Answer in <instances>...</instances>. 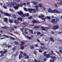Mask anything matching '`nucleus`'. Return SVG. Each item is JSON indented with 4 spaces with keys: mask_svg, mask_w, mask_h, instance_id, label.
<instances>
[{
    "mask_svg": "<svg viewBox=\"0 0 62 62\" xmlns=\"http://www.w3.org/2000/svg\"><path fill=\"white\" fill-rule=\"evenodd\" d=\"M14 43L15 44H16V45H18L19 44V43L18 42H17L16 41H15L14 42Z\"/></svg>",
    "mask_w": 62,
    "mask_h": 62,
    "instance_id": "obj_22",
    "label": "nucleus"
},
{
    "mask_svg": "<svg viewBox=\"0 0 62 62\" xmlns=\"http://www.w3.org/2000/svg\"><path fill=\"white\" fill-rule=\"evenodd\" d=\"M23 5H26V3H23Z\"/></svg>",
    "mask_w": 62,
    "mask_h": 62,
    "instance_id": "obj_64",
    "label": "nucleus"
},
{
    "mask_svg": "<svg viewBox=\"0 0 62 62\" xmlns=\"http://www.w3.org/2000/svg\"><path fill=\"white\" fill-rule=\"evenodd\" d=\"M41 34V32H39V31L37 33V34L38 35H40V34Z\"/></svg>",
    "mask_w": 62,
    "mask_h": 62,
    "instance_id": "obj_34",
    "label": "nucleus"
},
{
    "mask_svg": "<svg viewBox=\"0 0 62 62\" xmlns=\"http://www.w3.org/2000/svg\"><path fill=\"white\" fill-rule=\"evenodd\" d=\"M16 46L14 47L12 49L13 51H15V50H16Z\"/></svg>",
    "mask_w": 62,
    "mask_h": 62,
    "instance_id": "obj_29",
    "label": "nucleus"
},
{
    "mask_svg": "<svg viewBox=\"0 0 62 62\" xmlns=\"http://www.w3.org/2000/svg\"><path fill=\"white\" fill-rule=\"evenodd\" d=\"M59 51L60 53L62 54V49L60 50H59Z\"/></svg>",
    "mask_w": 62,
    "mask_h": 62,
    "instance_id": "obj_46",
    "label": "nucleus"
},
{
    "mask_svg": "<svg viewBox=\"0 0 62 62\" xmlns=\"http://www.w3.org/2000/svg\"><path fill=\"white\" fill-rule=\"evenodd\" d=\"M0 13L1 14H4V13L2 11H1L0 12Z\"/></svg>",
    "mask_w": 62,
    "mask_h": 62,
    "instance_id": "obj_59",
    "label": "nucleus"
},
{
    "mask_svg": "<svg viewBox=\"0 0 62 62\" xmlns=\"http://www.w3.org/2000/svg\"><path fill=\"white\" fill-rule=\"evenodd\" d=\"M9 21L10 23H13L14 22V20L13 19H10L9 20Z\"/></svg>",
    "mask_w": 62,
    "mask_h": 62,
    "instance_id": "obj_15",
    "label": "nucleus"
},
{
    "mask_svg": "<svg viewBox=\"0 0 62 62\" xmlns=\"http://www.w3.org/2000/svg\"><path fill=\"white\" fill-rule=\"evenodd\" d=\"M41 49L42 50H47V49H48V48H46L44 47V46H40Z\"/></svg>",
    "mask_w": 62,
    "mask_h": 62,
    "instance_id": "obj_7",
    "label": "nucleus"
},
{
    "mask_svg": "<svg viewBox=\"0 0 62 62\" xmlns=\"http://www.w3.org/2000/svg\"><path fill=\"white\" fill-rule=\"evenodd\" d=\"M59 28V27H58V25H56L53 26V27L52 28V29L53 30H56L58 29Z\"/></svg>",
    "mask_w": 62,
    "mask_h": 62,
    "instance_id": "obj_4",
    "label": "nucleus"
},
{
    "mask_svg": "<svg viewBox=\"0 0 62 62\" xmlns=\"http://www.w3.org/2000/svg\"><path fill=\"white\" fill-rule=\"evenodd\" d=\"M16 2H19L20 1V0H16Z\"/></svg>",
    "mask_w": 62,
    "mask_h": 62,
    "instance_id": "obj_53",
    "label": "nucleus"
},
{
    "mask_svg": "<svg viewBox=\"0 0 62 62\" xmlns=\"http://www.w3.org/2000/svg\"><path fill=\"white\" fill-rule=\"evenodd\" d=\"M34 46L36 47H38L39 46H38V44H36L34 45Z\"/></svg>",
    "mask_w": 62,
    "mask_h": 62,
    "instance_id": "obj_36",
    "label": "nucleus"
},
{
    "mask_svg": "<svg viewBox=\"0 0 62 62\" xmlns=\"http://www.w3.org/2000/svg\"><path fill=\"white\" fill-rule=\"evenodd\" d=\"M23 54V53L22 51H21L20 52V54Z\"/></svg>",
    "mask_w": 62,
    "mask_h": 62,
    "instance_id": "obj_55",
    "label": "nucleus"
},
{
    "mask_svg": "<svg viewBox=\"0 0 62 62\" xmlns=\"http://www.w3.org/2000/svg\"><path fill=\"white\" fill-rule=\"evenodd\" d=\"M8 52V50L7 49H4V51L3 52V54H5Z\"/></svg>",
    "mask_w": 62,
    "mask_h": 62,
    "instance_id": "obj_13",
    "label": "nucleus"
},
{
    "mask_svg": "<svg viewBox=\"0 0 62 62\" xmlns=\"http://www.w3.org/2000/svg\"><path fill=\"white\" fill-rule=\"evenodd\" d=\"M55 19H52L51 21V22L52 23H57V21H59V19H57L56 21H55Z\"/></svg>",
    "mask_w": 62,
    "mask_h": 62,
    "instance_id": "obj_5",
    "label": "nucleus"
},
{
    "mask_svg": "<svg viewBox=\"0 0 62 62\" xmlns=\"http://www.w3.org/2000/svg\"><path fill=\"white\" fill-rule=\"evenodd\" d=\"M49 39L50 41H52V42L54 41V40L53 39V38L52 37H50L49 38Z\"/></svg>",
    "mask_w": 62,
    "mask_h": 62,
    "instance_id": "obj_11",
    "label": "nucleus"
},
{
    "mask_svg": "<svg viewBox=\"0 0 62 62\" xmlns=\"http://www.w3.org/2000/svg\"><path fill=\"white\" fill-rule=\"evenodd\" d=\"M34 61L35 62H37V60H36V59H35L34 60Z\"/></svg>",
    "mask_w": 62,
    "mask_h": 62,
    "instance_id": "obj_61",
    "label": "nucleus"
},
{
    "mask_svg": "<svg viewBox=\"0 0 62 62\" xmlns=\"http://www.w3.org/2000/svg\"><path fill=\"white\" fill-rule=\"evenodd\" d=\"M59 4L61 6H62V1H61L60 2H59Z\"/></svg>",
    "mask_w": 62,
    "mask_h": 62,
    "instance_id": "obj_44",
    "label": "nucleus"
},
{
    "mask_svg": "<svg viewBox=\"0 0 62 62\" xmlns=\"http://www.w3.org/2000/svg\"><path fill=\"white\" fill-rule=\"evenodd\" d=\"M9 37H10V39H12V40H15V39L14 38H13L11 37V36H10Z\"/></svg>",
    "mask_w": 62,
    "mask_h": 62,
    "instance_id": "obj_25",
    "label": "nucleus"
},
{
    "mask_svg": "<svg viewBox=\"0 0 62 62\" xmlns=\"http://www.w3.org/2000/svg\"><path fill=\"white\" fill-rule=\"evenodd\" d=\"M4 15L5 16H11V15L9 14L8 13H4Z\"/></svg>",
    "mask_w": 62,
    "mask_h": 62,
    "instance_id": "obj_10",
    "label": "nucleus"
},
{
    "mask_svg": "<svg viewBox=\"0 0 62 62\" xmlns=\"http://www.w3.org/2000/svg\"><path fill=\"white\" fill-rule=\"evenodd\" d=\"M25 16L26 15L25 14H23L22 15V16H23V17H25Z\"/></svg>",
    "mask_w": 62,
    "mask_h": 62,
    "instance_id": "obj_62",
    "label": "nucleus"
},
{
    "mask_svg": "<svg viewBox=\"0 0 62 62\" xmlns=\"http://www.w3.org/2000/svg\"><path fill=\"white\" fill-rule=\"evenodd\" d=\"M13 17L15 18V19H16L17 18V17H16V16L14 15L13 16Z\"/></svg>",
    "mask_w": 62,
    "mask_h": 62,
    "instance_id": "obj_56",
    "label": "nucleus"
},
{
    "mask_svg": "<svg viewBox=\"0 0 62 62\" xmlns=\"http://www.w3.org/2000/svg\"><path fill=\"white\" fill-rule=\"evenodd\" d=\"M41 30H45V28H42L41 29Z\"/></svg>",
    "mask_w": 62,
    "mask_h": 62,
    "instance_id": "obj_60",
    "label": "nucleus"
},
{
    "mask_svg": "<svg viewBox=\"0 0 62 62\" xmlns=\"http://www.w3.org/2000/svg\"><path fill=\"white\" fill-rule=\"evenodd\" d=\"M16 54H15V56H17V54H19V53L18 52H16Z\"/></svg>",
    "mask_w": 62,
    "mask_h": 62,
    "instance_id": "obj_27",
    "label": "nucleus"
},
{
    "mask_svg": "<svg viewBox=\"0 0 62 62\" xmlns=\"http://www.w3.org/2000/svg\"><path fill=\"white\" fill-rule=\"evenodd\" d=\"M37 40L38 41V42L40 43L41 45H42L43 46H44V45H45V44H44V43H43L42 42H40V41H39V39H37Z\"/></svg>",
    "mask_w": 62,
    "mask_h": 62,
    "instance_id": "obj_6",
    "label": "nucleus"
},
{
    "mask_svg": "<svg viewBox=\"0 0 62 62\" xmlns=\"http://www.w3.org/2000/svg\"><path fill=\"white\" fill-rule=\"evenodd\" d=\"M26 38L29 39H31V37H29L27 36H26Z\"/></svg>",
    "mask_w": 62,
    "mask_h": 62,
    "instance_id": "obj_28",
    "label": "nucleus"
},
{
    "mask_svg": "<svg viewBox=\"0 0 62 62\" xmlns=\"http://www.w3.org/2000/svg\"><path fill=\"white\" fill-rule=\"evenodd\" d=\"M44 62H46V59L44 58Z\"/></svg>",
    "mask_w": 62,
    "mask_h": 62,
    "instance_id": "obj_54",
    "label": "nucleus"
},
{
    "mask_svg": "<svg viewBox=\"0 0 62 62\" xmlns=\"http://www.w3.org/2000/svg\"><path fill=\"white\" fill-rule=\"evenodd\" d=\"M2 37H6L7 38H9V36L8 35H3L2 36Z\"/></svg>",
    "mask_w": 62,
    "mask_h": 62,
    "instance_id": "obj_19",
    "label": "nucleus"
},
{
    "mask_svg": "<svg viewBox=\"0 0 62 62\" xmlns=\"http://www.w3.org/2000/svg\"><path fill=\"white\" fill-rule=\"evenodd\" d=\"M20 49H21V50H23V49H24V47L23 46H21L20 47Z\"/></svg>",
    "mask_w": 62,
    "mask_h": 62,
    "instance_id": "obj_23",
    "label": "nucleus"
},
{
    "mask_svg": "<svg viewBox=\"0 0 62 62\" xmlns=\"http://www.w3.org/2000/svg\"><path fill=\"white\" fill-rule=\"evenodd\" d=\"M4 55V54H3V53H1V55L0 56V57H1L2 56H3Z\"/></svg>",
    "mask_w": 62,
    "mask_h": 62,
    "instance_id": "obj_49",
    "label": "nucleus"
},
{
    "mask_svg": "<svg viewBox=\"0 0 62 62\" xmlns=\"http://www.w3.org/2000/svg\"><path fill=\"white\" fill-rule=\"evenodd\" d=\"M46 17H47V19L48 20H50L51 19L50 16H47Z\"/></svg>",
    "mask_w": 62,
    "mask_h": 62,
    "instance_id": "obj_30",
    "label": "nucleus"
},
{
    "mask_svg": "<svg viewBox=\"0 0 62 62\" xmlns=\"http://www.w3.org/2000/svg\"><path fill=\"white\" fill-rule=\"evenodd\" d=\"M35 8L36 9H37V10H39L38 9V8H39V6H38V5H37L35 6Z\"/></svg>",
    "mask_w": 62,
    "mask_h": 62,
    "instance_id": "obj_21",
    "label": "nucleus"
},
{
    "mask_svg": "<svg viewBox=\"0 0 62 62\" xmlns=\"http://www.w3.org/2000/svg\"><path fill=\"white\" fill-rule=\"evenodd\" d=\"M39 52L40 53H42V52H43V51L41 49H39Z\"/></svg>",
    "mask_w": 62,
    "mask_h": 62,
    "instance_id": "obj_42",
    "label": "nucleus"
},
{
    "mask_svg": "<svg viewBox=\"0 0 62 62\" xmlns=\"http://www.w3.org/2000/svg\"><path fill=\"white\" fill-rule=\"evenodd\" d=\"M41 16H39V18H40V19H42V17H45V16H44L43 15H41Z\"/></svg>",
    "mask_w": 62,
    "mask_h": 62,
    "instance_id": "obj_16",
    "label": "nucleus"
},
{
    "mask_svg": "<svg viewBox=\"0 0 62 62\" xmlns=\"http://www.w3.org/2000/svg\"><path fill=\"white\" fill-rule=\"evenodd\" d=\"M22 57H23V56L22 55H21V54H20L19 55V59H21Z\"/></svg>",
    "mask_w": 62,
    "mask_h": 62,
    "instance_id": "obj_18",
    "label": "nucleus"
},
{
    "mask_svg": "<svg viewBox=\"0 0 62 62\" xmlns=\"http://www.w3.org/2000/svg\"><path fill=\"white\" fill-rule=\"evenodd\" d=\"M32 23H39L38 22V21L34 20L32 21Z\"/></svg>",
    "mask_w": 62,
    "mask_h": 62,
    "instance_id": "obj_14",
    "label": "nucleus"
},
{
    "mask_svg": "<svg viewBox=\"0 0 62 62\" xmlns=\"http://www.w3.org/2000/svg\"><path fill=\"white\" fill-rule=\"evenodd\" d=\"M1 28H2V29H6L7 28H8L9 29H10V28L6 26L5 27H1Z\"/></svg>",
    "mask_w": 62,
    "mask_h": 62,
    "instance_id": "obj_9",
    "label": "nucleus"
},
{
    "mask_svg": "<svg viewBox=\"0 0 62 62\" xmlns=\"http://www.w3.org/2000/svg\"><path fill=\"white\" fill-rule=\"evenodd\" d=\"M18 14L19 15H23V13L22 11H20V12H17Z\"/></svg>",
    "mask_w": 62,
    "mask_h": 62,
    "instance_id": "obj_8",
    "label": "nucleus"
},
{
    "mask_svg": "<svg viewBox=\"0 0 62 62\" xmlns=\"http://www.w3.org/2000/svg\"><path fill=\"white\" fill-rule=\"evenodd\" d=\"M20 6H21V7H23V3H21L20 4Z\"/></svg>",
    "mask_w": 62,
    "mask_h": 62,
    "instance_id": "obj_48",
    "label": "nucleus"
},
{
    "mask_svg": "<svg viewBox=\"0 0 62 62\" xmlns=\"http://www.w3.org/2000/svg\"><path fill=\"white\" fill-rule=\"evenodd\" d=\"M47 53L46 52H44L43 53V54H44V56H46V54Z\"/></svg>",
    "mask_w": 62,
    "mask_h": 62,
    "instance_id": "obj_33",
    "label": "nucleus"
},
{
    "mask_svg": "<svg viewBox=\"0 0 62 62\" xmlns=\"http://www.w3.org/2000/svg\"><path fill=\"white\" fill-rule=\"evenodd\" d=\"M43 36V33L42 34H41L40 35V37H42V36Z\"/></svg>",
    "mask_w": 62,
    "mask_h": 62,
    "instance_id": "obj_58",
    "label": "nucleus"
},
{
    "mask_svg": "<svg viewBox=\"0 0 62 62\" xmlns=\"http://www.w3.org/2000/svg\"><path fill=\"white\" fill-rule=\"evenodd\" d=\"M23 9L25 11H27V9L26 8H24Z\"/></svg>",
    "mask_w": 62,
    "mask_h": 62,
    "instance_id": "obj_35",
    "label": "nucleus"
},
{
    "mask_svg": "<svg viewBox=\"0 0 62 62\" xmlns=\"http://www.w3.org/2000/svg\"><path fill=\"white\" fill-rule=\"evenodd\" d=\"M32 18H33L32 16H30L28 17V19H31Z\"/></svg>",
    "mask_w": 62,
    "mask_h": 62,
    "instance_id": "obj_41",
    "label": "nucleus"
},
{
    "mask_svg": "<svg viewBox=\"0 0 62 62\" xmlns=\"http://www.w3.org/2000/svg\"><path fill=\"white\" fill-rule=\"evenodd\" d=\"M25 15L27 17H28V16H29V14L28 13H27L25 14Z\"/></svg>",
    "mask_w": 62,
    "mask_h": 62,
    "instance_id": "obj_43",
    "label": "nucleus"
},
{
    "mask_svg": "<svg viewBox=\"0 0 62 62\" xmlns=\"http://www.w3.org/2000/svg\"><path fill=\"white\" fill-rule=\"evenodd\" d=\"M22 24H26V23L24 22L22 23Z\"/></svg>",
    "mask_w": 62,
    "mask_h": 62,
    "instance_id": "obj_57",
    "label": "nucleus"
},
{
    "mask_svg": "<svg viewBox=\"0 0 62 62\" xmlns=\"http://www.w3.org/2000/svg\"><path fill=\"white\" fill-rule=\"evenodd\" d=\"M52 9L51 8H49L48 10V12H50L51 13H60L61 12L59 11L57 9H54L53 10H51Z\"/></svg>",
    "mask_w": 62,
    "mask_h": 62,
    "instance_id": "obj_1",
    "label": "nucleus"
},
{
    "mask_svg": "<svg viewBox=\"0 0 62 62\" xmlns=\"http://www.w3.org/2000/svg\"><path fill=\"white\" fill-rule=\"evenodd\" d=\"M28 30L29 31H30V32H31V34H33V30H29V29Z\"/></svg>",
    "mask_w": 62,
    "mask_h": 62,
    "instance_id": "obj_31",
    "label": "nucleus"
},
{
    "mask_svg": "<svg viewBox=\"0 0 62 62\" xmlns=\"http://www.w3.org/2000/svg\"><path fill=\"white\" fill-rule=\"evenodd\" d=\"M13 8L15 9H18V6H13Z\"/></svg>",
    "mask_w": 62,
    "mask_h": 62,
    "instance_id": "obj_17",
    "label": "nucleus"
},
{
    "mask_svg": "<svg viewBox=\"0 0 62 62\" xmlns=\"http://www.w3.org/2000/svg\"><path fill=\"white\" fill-rule=\"evenodd\" d=\"M28 10L29 11L30 13H32V11L33 10V9L32 8H28Z\"/></svg>",
    "mask_w": 62,
    "mask_h": 62,
    "instance_id": "obj_12",
    "label": "nucleus"
},
{
    "mask_svg": "<svg viewBox=\"0 0 62 62\" xmlns=\"http://www.w3.org/2000/svg\"><path fill=\"white\" fill-rule=\"evenodd\" d=\"M18 20H17L15 19L14 21V23H16V24H18L19 23V21H22V18L20 17H19L18 18Z\"/></svg>",
    "mask_w": 62,
    "mask_h": 62,
    "instance_id": "obj_2",
    "label": "nucleus"
},
{
    "mask_svg": "<svg viewBox=\"0 0 62 62\" xmlns=\"http://www.w3.org/2000/svg\"><path fill=\"white\" fill-rule=\"evenodd\" d=\"M54 5L55 6L56 8H58V6L57 5V4H54Z\"/></svg>",
    "mask_w": 62,
    "mask_h": 62,
    "instance_id": "obj_45",
    "label": "nucleus"
},
{
    "mask_svg": "<svg viewBox=\"0 0 62 62\" xmlns=\"http://www.w3.org/2000/svg\"><path fill=\"white\" fill-rule=\"evenodd\" d=\"M39 6L40 8H41V7L42 6V4L40 3L39 4Z\"/></svg>",
    "mask_w": 62,
    "mask_h": 62,
    "instance_id": "obj_39",
    "label": "nucleus"
},
{
    "mask_svg": "<svg viewBox=\"0 0 62 62\" xmlns=\"http://www.w3.org/2000/svg\"><path fill=\"white\" fill-rule=\"evenodd\" d=\"M3 7L4 8H5V9H7V7H6V6L3 5Z\"/></svg>",
    "mask_w": 62,
    "mask_h": 62,
    "instance_id": "obj_32",
    "label": "nucleus"
},
{
    "mask_svg": "<svg viewBox=\"0 0 62 62\" xmlns=\"http://www.w3.org/2000/svg\"><path fill=\"white\" fill-rule=\"evenodd\" d=\"M34 28H35V29H37V28H39V27L38 26H35L34 27Z\"/></svg>",
    "mask_w": 62,
    "mask_h": 62,
    "instance_id": "obj_51",
    "label": "nucleus"
},
{
    "mask_svg": "<svg viewBox=\"0 0 62 62\" xmlns=\"http://www.w3.org/2000/svg\"><path fill=\"white\" fill-rule=\"evenodd\" d=\"M4 20L5 22H7V23H8V18H4Z\"/></svg>",
    "mask_w": 62,
    "mask_h": 62,
    "instance_id": "obj_20",
    "label": "nucleus"
},
{
    "mask_svg": "<svg viewBox=\"0 0 62 62\" xmlns=\"http://www.w3.org/2000/svg\"><path fill=\"white\" fill-rule=\"evenodd\" d=\"M11 4L12 5H13V6L15 5V3L14 2H12L11 3Z\"/></svg>",
    "mask_w": 62,
    "mask_h": 62,
    "instance_id": "obj_50",
    "label": "nucleus"
},
{
    "mask_svg": "<svg viewBox=\"0 0 62 62\" xmlns=\"http://www.w3.org/2000/svg\"><path fill=\"white\" fill-rule=\"evenodd\" d=\"M30 4V3L28 1H27L26 3V4L27 5H29V4Z\"/></svg>",
    "mask_w": 62,
    "mask_h": 62,
    "instance_id": "obj_38",
    "label": "nucleus"
},
{
    "mask_svg": "<svg viewBox=\"0 0 62 62\" xmlns=\"http://www.w3.org/2000/svg\"><path fill=\"white\" fill-rule=\"evenodd\" d=\"M23 54L24 56H26L27 55V54H26V53H23Z\"/></svg>",
    "mask_w": 62,
    "mask_h": 62,
    "instance_id": "obj_37",
    "label": "nucleus"
},
{
    "mask_svg": "<svg viewBox=\"0 0 62 62\" xmlns=\"http://www.w3.org/2000/svg\"><path fill=\"white\" fill-rule=\"evenodd\" d=\"M31 3H32V4H33L34 5H37V4H38V3H37L36 2H35L34 1L31 2Z\"/></svg>",
    "mask_w": 62,
    "mask_h": 62,
    "instance_id": "obj_24",
    "label": "nucleus"
},
{
    "mask_svg": "<svg viewBox=\"0 0 62 62\" xmlns=\"http://www.w3.org/2000/svg\"><path fill=\"white\" fill-rule=\"evenodd\" d=\"M21 43H22V45H23V44H24L25 43L23 42V41H22L21 42Z\"/></svg>",
    "mask_w": 62,
    "mask_h": 62,
    "instance_id": "obj_47",
    "label": "nucleus"
},
{
    "mask_svg": "<svg viewBox=\"0 0 62 62\" xmlns=\"http://www.w3.org/2000/svg\"><path fill=\"white\" fill-rule=\"evenodd\" d=\"M30 48L31 49H34V46L33 45H32L30 46Z\"/></svg>",
    "mask_w": 62,
    "mask_h": 62,
    "instance_id": "obj_26",
    "label": "nucleus"
},
{
    "mask_svg": "<svg viewBox=\"0 0 62 62\" xmlns=\"http://www.w3.org/2000/svg\"><path fill=\"white\" fill-rule=\"evenodd\" d=\"M46 56V58H50V57H51V58H52L53 60L56 59V58L55 56H50L49 54H47Z\"/></svg>",
    "mask_w": 62,
    "mask_h": 62,
    "instance_id": "obj_3",
    "label": "nucleus"
},
{
    "mask_svg": "<svg viewBox=\"0 0 62 62\" xmlns=\"http://www.w3.org/2000/svg\"><path fill=\"white\" fill-rule=\"evenodd\" d=\"M27 28H25L24 29V30L25 31H27Z\"/></svg>",
    "mask_w": 62,
    "mask_h": 62,
    "instance_id": "obj_63",
    "label": "nucleus"
},
{
    "mask_svg": "<svg viewBox=\"0 0 62 62\" xmlns=\"http://www.w3.org/2000/svg\"><path fill=\"white\" fill-rule=\"evenodd\" d=\"M25 59H27V58H29V56L28 55H27L25 57Z\"/></svg>",
    "mask_w": 62,
    "mask_h": 62,
    "instance_id": "obj_40",
    "label": "nucleus"
},
{
    "mask_svg": "<svg viewBox=\"0 0 62 62\" xmlns=\"http://www.w3.org/2000/svg\"><path fill=\"white\" fill-rule=\"evenodd\" d=\"M33 10L34 11H38V10H37V9H33Z\"/></svg>",
    "mask_w": 62,
    "mask_h": 62,
    "instance_id": "obj_52",
    "label": "nucleus"
}]
</instances>
